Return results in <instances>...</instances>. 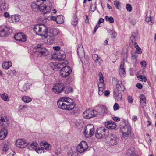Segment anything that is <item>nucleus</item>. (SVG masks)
I'll use <instances>...</instances> for the list:
<instances>
[{"instance_id": "1", "label": "nucleus", "mask_w": 156, "mask_h": 156, "mask_svg": "<svg viewBox=\"0 0 156 156\" xmlns=\"http://www.w3.org/2000/svg\"><path fill=\"white\" fill-rule=\"evenodd\" d=\"M57 105L59 108L64 110L70 111L74 110L73 114L76 113L75 111L77 108L76 104L73 102L72 99L68 97H64L61 98L57 101Z\"/></svg>"}, {"instance_id": "2", "label": "nucleus", "mask_w": 156, "mask_h": 156, "mask_svg": "<svg viewBox=\"0 0 156 156\" xmlns=\"http://www.w3.org/2000/svg\"><path fill=\"white\" fill-rule=\"evenodd\" d=\"M35 33L39 35L46 36L48 43L49 44H52L55 42V36L51 34V32H48L47 28L44 25L37 24L35 25L33 29Z\"/></svg>"}, {"instance_id": "3", "label": "nucleus", "mask_w": 156, "mask_h": 156, "mask_svg": "<svg viewBox=\"0 0 156 156\" xmlns=\"http://www.w3.org/2000/svg\"><path fill=\"white\" fill-rule=\"evenodd\" d=\"M8 120L5 117H0V126L4 127L0 131V139L3 140L5 139L7 134V130L5 127H7L9 125Z\"/></svg>"}, {"instance_id": "4", "label": "nucleus", "mask_w": 156, "mask_h": 156, "mask_svg": "<svg viewBox=\"0 0 156 156\" xmlns=\"http://www.w3.org/2000/svg\"><path fill=\"white\" fill-rule=\"evenodd\" d=\"M33 51L37 55L41 56H44L49 54L48 51L44 48L40 44L37 45L36 47L33 49Z\"/></svg>"}, {"instance_id": "5", "label": "nucleus", "mask_w": 156, "mask_h": 156, "mask_svg": "<svg viewBox=\"0 0 156 156\" xmlns=\"http://www.w3.org/2000/svg\"><path fill=\"white\" fill-rule=\"evenodd\" d=\"M109 134L108 130L104 127H101L97 130L95 136L98 139H101L103 137L107 136Z\"/></svg>"}, {"instance_id": "6", "label": "nucleus", "mask_w": 156, "mask_h": 156, "mask_svg": "<svg viewBox=\"0 0 156 156\" xmlns=\"http://www.w3.org/2000/svg\"><path fill=\"white\" fill-rule=\"evenodd\" d=\"M94 125L91 124H88L85 128L84 134L86 138L90 137L94 134Z\"/></svg>"}, {"instance_id": "7", "label": "nucleus", "mask_w": 156, "mask_h": 156, "mask_svg": "<svg viewBox=\"0 0 156 156\" xmlns=\"http://www.w3.org/2000/svg\"><path fill=\"white\" fill-rule=\"evenodd\" d=\"M107 142L108 144H110L111 145H116L118 143L119 139L116 135L113 134H111L107 138Z\"/></svg>"}, {"instance_id": "8", "label": "nucleus", "mask_w": 156, "mask_h": 156, "mask_svg": "<svg viewBox=\"0 0 156 156\" xmlns=\"http://www.w3.org/2000/svg\"><path fill=\"white\" fill-rule=\"evenodd\" d=\"M49 5L48 6H47L44 2L41 3V4L40 5H39L38 10H39L41 12L44 14H45L50 12L51 9V3L49 2Z\"/></svg>"}, {"instance_id": "9", "label": "nucleus", "mask_w": 156, "mask_h": 156, "mask_svg": "<svg viewBox=\"0 0 156 156\" xmlns=\"http://www.w3.org/2000/svg\"><path fill=\"white\" fill-rule=\"evenodd\" d=\"M65 86L63 84L58 82L53 86L52 90L55 94H58L62 92Z\"/></svg>"}, {"instance_id": "10", "label": "nucleus", "mask_w": 156, "mask_h": 156, "mask_svg": "<svg viewBox=\"0 0 156 156\" xmlns=\"http://www.w3.org/2000/svg\"><path fill=\"white\" fill-rule=\"evenodd\" d=\"M88 147L87 143L85 141H83L77 146L76 150L80 153H82L85 151Z\"/></svg>"}, {"instance_id": "11", "label": "nucleus", "mask_w": 156, "mask_h": 156, "mask_svg": "<svg viewBox=\"0 0 156 156\" xmlns=\"http://www.w3.org/2000/svg\"><path fill=\"white\" fill-rule=\"evenodd\" d=\"M71 68L69 66H66L62 67L60 72L61 76L62 77H66L68 76L71 73Z\"/></svg>"}, {"instance_id": "12", "label": "nucleus", "mask_w": 156, "mask_h": 156, "mask_svg": "<svg viewBox=\"0 0 156 156\" xmlns=\"http://www.w3.org/2000/svg\"><path fill=\"white\" fill-rule=\"evenodd\" d=\"M97 115V112L95 110H91L89 109L83 113V116L86 119H89L94 117Z\"/></svg>"}, {"instance_id": "13", "label": "nucleus", "mask_w": 156, "mask_h": 156, "mask_svg": "<svg viewBox=\"0 0 156 156\" xmlns=\"http://www.w3.org/2000/svg\"><path fill=\"white\" fill-rule=\"evenodd\" d=\"M120 131L121 133L130 134L131 132V127L128 123L125 124L120 127Z\"/></svg>"}, {"instance_id": "14", "label": "nucleus", "mask_w": 156, "mask_h": 156, "mask_svg": "<svg viewBox=\"0 0 156 156\" xmlns=\"http://www.w3.org/2000/svg\"><path fill=\"white\" fill-rule=\"evenodd\" d=\"M15 39L22 42H25L26 38L25 35L22 33H18L16 34L14 37Z\"/></svg>"}, {"instance_id": "15", "label": "nucleus", "mask_w": 156, "mask_h": 156, "mask_svg": "<svg viewBox=\"0 0 156 156\" xmlns=\"http://www.w3.org/2000/svg\"><path fill=\"white\" fill-rule=\"evenodd\" d=\"M138 34L137 32H133L132 33L129 41L130 45H132L133 44H135V43H136V41L138 38Z\"/></svg>"}, {"instance_id": "16", "label": "nucleus", "mask_w": 156, "mask_h": 156, "mask_svg": "<svg viewBox=\"0 0 156 156\" xmlns=\"http://www.w3.org/2000/svg\"><path fill=\"white\" fill-rule=\"evenodd\" d=\"M16 146L20 148H24L27 146V143L22 139H17L16 141Z\"/></svg>"}, {"instance_id": "17", "label": "nucleus", "mask_w": 156, "mask_h": 156, "mask_svg": "<svg viewBox=\"0 0 156 156\" xmlns=\"http://www.w3.org/2000/svg\"><path fill=\"white\" fill-rule=\"evenodd\" d=\"M77 53L80 58H82L85 56L84 49L81 44H78L77 49Z\"/></svg>"}, {"instance_id": "18", "label": "nucleus", "mask_w": 156, "mask_h": 156, "mask_svg": "<svg viewBox=\"0 0 156 156\" xmlns=\"http://www.w3.org/2000/svg\"><path fill=\"white\" fill-rule=\"evenodd\" d=\"M20 16L18 15H12L9 17L8 19L9 22L12 23L16 22L20 20Z\"/></svg>"}, {"instance_id": "19", "label": "nucleus", "mask_w": 156, "mask_h": 156, "mask_svg": "<svg viewBox=\"0 0 156 156\" xmlns=\"http://www.w3.org/2000/svg\"><path fill=\"white\" fill-rule=\"evenodd\" d=\"M64 62H59V63H50V66L55 71H56L58 70V69L60 68L61 66H63L64 64Z\"/></svg>"}, {"instance_id": "20", "label": "nucleus", "mask_w": 156, "mask_h": 156, "mask_svg": "<svg viewBox=\"0 0 156 156\" xmlns=\"http://www.w3.org/2000/svg\"><path fill=\"white\" fill-rule=\"evenodd\" d=\"M105 125L106 128L110 129H114L116 126L115 123L112 121H108L105 123Z\"/></svg>"}, {"instance_id": "21", "label": "nucleus", "mask_w": 156, "mask_h": 156, "mask_svg": "<svg viewBox=\"0 0 156 156\" xmlns=\"http://www.w3.org/2000/svg\"><path fill=\"white\" fill-rule=\"evenodd\" d=\"M116 89L114 91H117V92H121L122 91L124 92L125 88L124 85L121 82H119L116 85Z\"/></svg>"}, {"instance_id": "22", "label": "nucleus", "mask_w": 156, "mask_h": 156, "mask_svg": "<svg viewBox=\"0 0 156 156\" xmlns=\"http://www.w3.org/2000/svg\"><path fill=\"white\" fill-rule=\"evenodd\" d=\"M38 145L37 143L36 142H30L27 144V148L31 150H34L37 148Z\"/></svg>"}, {"instance_id": "23", "label": "nucleus", "mask_w": 156, "mask_h": 156, "mask_svg": "<svg viewBox=\"0 0 156 156\" xmlns=\"http://www.w3.org/2000/svg\"><path fill=\"white\" fill-rule=\"evenodd\" d=\"M126 156H137L135 153L134 147H131L128 149L126 153Z\"/></svg>"}, {"instance_id": "24", "label": "nucleus", "mask_w": 156, "mask_h": 156, "mask_svg": "<svg viewBox=\"0 0 156 156\" xmlns=\"http://www.w3.org/2000/svg\"><path fill=\"white\" fill-rule=\"evenodd\" d=\"M56 55L57 59L59 61L63 60L66 58L65 52L63 51H58Z\"/></svg>"}, {"instance_id": "25", "label": "nucleus", "mask_w": 156, "mask_h": 156, "mask_svg": "<svg viewBox=\"0 0 156 156\" xmlns=\"http://www.w3.org/2000/svg\"><path fill=\"white\" fill-rule=\"evenodd\" d=\"M98 76L99 77V82L98 84V88L105 87V85L104 83V78L101 72H100L98 74Z\"/></svg>"}, {"instance_id": "26", "label": "nucleus", "mask_w": 156, "mask_h": 156, "mask_svg": "<svg viewBox=\"0 0 156 156\" xmlns=\"http://www.w3.org/2000/svg\"><path fill=\"white\" fill-rule=\"evenodd\" d=\"M114 96L115 99L117 101H121L122 100V94L120 92L114 91Z\"/></svg>"}, {"instance_id": "27", "label": "nucleus", "mask_w": 156, "mask_h": 156, "mask_svg": "<svg viewBox=\"0 0 156 156\" xmlns=\"http://www.w3.org/2000/svg\"><path fill=\"white\" fill-rule=\"evenodd\" d=\"M140 99V103L143 108L146 106V98L145 96L143 95H140L139 96Z\"/></svg>"}, {"instance_id": "28", "label": "nucleus", "mask_w": 156, "mask_h": 156, "mask_svg": "<svg viewBox=\"0 0 156 156\" xmlns=\"http://www.w3.org/2000/svg\"><path fill=\"white\" fill-rule=\"evenodd\" d=\"M8 8L6 6L5 0H0V9L2 11L6 10Z\"/></svg>"}, {"instance_id": "29", "label": "nucleus", "mask_w": 156, "mask_h": 156, "mask_svg": "<svg viewBox=\"0 0 156 156\" xmlns=\"http://www.w3.org/2000/svg\"><path fill=\"white\" fill-rule=\"evenodd\" d=\"M124 63L123 62L121 63L120 69L119 70V74L122 77L125 76V72L124 68Z\"/></svg>"}, {"instance_id": "30", "label": "nucleus", "mask_w": 156, "mask_h": 156, "mask_svg": "<svg viewBox=\"0 0 156 156\" xmlns=\"http://www.w3.org/2000/svg\"><path fill=\"white\" fill-rule=\"evenodd\" d=\"M12 65V62L10 61H7L4 62L2 64L3 68L5 69H9L10 67Z\"/></svg>"}, {"instance_id": "31", "label": "nucleus", "mask_w": 156, "mask_h": 156, "mask_svg": "<svg viewBox=\"0 0 156 156\" xmlns=\"http://www.w3.org/2000/svg\"><path fill=\"white\" fill-rule=\"evenodd\" d=\"M68 156H77V153L76 149L75 148L71 149L68 152Z\"/></svg>"}, {"instance_id": "32", "label": "nucleus", "mask_w": 156, "mask_h": 156, "mask_svg": "<svg viewBox=\"0 0 156 156\" xmlns=\"http://www.w3.org/2000/svg\"><path fill=\"white\" fill-rule=\"evenodd\" d=\"M9 143L7 141H4L2 144V151L5 153L9 149Z\"/></svg>"}, {"instance_id": "33", "label": "nucleus", "mask_w": 156, "mask_h": 156, "mask_svg": "<svg viewBox=\"0 0 156 156\" xmlns=\"http://www.w3.org/2000/svg\"><path fill=\"white\" fill-rule=\"evenodd\" d=\"M150 14L151 13H150L149 14H147L146 15L145 21L146 22H147L150 25H152L153 23L152 20V19L153 17L151 16Z\"/></svg>"}, {"instance_id": "34", "label": "nucleus", "mask_w": 156, "mask_h": 156, "mask_svg": "<svg viewBox=\"0 0 156 156\" xmlns=\"http://www.w3.org/2000/svg\"><path fill=\"white\" fill-rule=\"evenodd\" d=\"M38 5L36 2H33L31 3V6L33 10L35 11H37L39 9Z\"/></svg>"}, {"instance_id": "35", "label": "nucleus", "mask_w": 156, "mask_h": 156, "mask_svg": "<svg viewBox=\"0 0 156 156\" xmlns=\"http://www.w3.org/2000/svg\"><path fill=\"white\" fill-rule=\"evenodd\" d=\"M6 30L5 28L2 27H0V37H4L6 36Z\"/></svg>"}, {"instance_id": "36", "label": "nucleus", "mask_w": 156, "mask_h": 156, "mask_svg": "<svg viewBox=\"0 0 156 156\" xmlns=\"http://www.w3.org/2000/svg\"><path fill=\"white\" fill-rule=\"evenodd\" d=\"M99 107L100 109L102 111L101 113H100L101 115H103L104 114L107 113V109L105 106L100 105H99Z\"/></svg>"}, {"instance_id": "37", "label": "nucleus", "mask_w": 156, "mask_h": 156, "mask_svg": "<svg viewBox=\"0 0 156 156\" xmlns=\"http://www.w3.org/2000/svg\"><path fill=\"white\" fill-rule=\"evenodd\" d=\"M133 45L136 49V52L138 54H141L142 53L141 49L137 44V43H135V44H133Z\"/></svg>"}, {"instance_id": "38", "label": "nucleus", "mask_w": 156, "mask_h": 156, "mask_svg": "<svg viewBox=\"0 0 156 156\" xmlns=\"http://www.w3.org/2000/svg\"><path fill=\"white\" fill-rule=\"evenodd\" d=\"M1 97L5 101H9L8 96L6 93H4L1 94Z\"/></svg>"}, {"instance_id": "39", "label": "nucleus", "mask_w": 156, "mask_h": 156, "mask_svg": "<svg viewBox=\"0 0 156 156\" xmlns=\"http://www.w3.org/2000/svg\"><path fill=\"white\" fill-rule=\"evenodd\" d=\"M64 22V17L62 16H59L57 17V22L58 24H62Z\"/></svg>"}, {"instance_id": "40", "label": "nucleus", "mask_w": 156, "mask_h": 156, "mask_svg": "<svg viewBox=\"0 0 156 156\" xmlns=\"http://www.w3.org/2000/svg\"><path fill=\"white\" fill-rule=\"evenodd\" d=\"M106 20L108 21L110 23H113L114 22V20L112 16L109 17L108 16H105Z\"/></svg>"}, {"instance_id": "41", "label": "nucleus", "mask_w": 156, "mask_h": 156, "mask_svg": "<svg viewBox=\"0 0 156 156\" xmlns=\"http://www.w3.org/2000/svg\"><path fill=\"white\" fill-rule=\"evenodd\" d=\"M23 101L25 102L29 103L31 101V99L28 97L25 96L22 98Z\"/></svg>"}, {"instance_id": "42", "label": "nucleus", "mask_w": 156, "mask_h": 156, "mask_svg": "<svg viewBox=\"0 0 156 156\" xmlns=\"http://www.w3.org/2000/svg\"><path fill=\"white\" fill-rule=\"evenodd\" d=\"M50 32H51V34H52L53 36H55L58 34L59 33V31L58 29L56 28L51 30Z\"/></svg>"}, {"instance_id": "43", "label": "nucleus", "mask_w": 156, "mask_h": 156, "mask_svg": "<svg viewBox=\"0 0 156 156\" xmlns=\"http://www.w3.org/2000/svg\"><path fill=\"white\" fill-rule=\"evenodd\" d=\"M78 23V19L76 16H75L74 18L73 19L71 23L74 26H76L77 25Z\"/></svg>"}, {"instance_id": "44", "label": "nucleus", "mask_w": 156, "mask_h": 156, "mask_svg": "<svg viewBox=\"0 0 156 156\" xmlns=\"http://www.w3.org/2000/svg\"><path fill=\"white\" fill-rule=\"evenodd\" d=\"M122 133V139L123 140H126L128 138L129 135L130 134L127 133Z\"/></svg>"}, {"instance_id": "45", "label": "nucleus", "mask_w": 156, "mask_h": 156, "mask_svg": "<svg viewBox=\"0 0 156 156\" xmlns=\"http://www.w3.org/2000/svg\"><path fill=\"white\" fill-rule=\"evenodd\" d=\"M73 91V89L70 87L66 88L65 90V93L66 94H69Z\"/></svg>"}, {"instance_id": "46", "label": "nucleus", "mask_w": 156, "mask_h": 156, "mask_svg": "<svg viewBox=\"0 0 156 156\" xmlns=\"http://www.w3.org/2000/svg\"><path fill=\"white\" fill-rule=\"evenodd\" d=\"M35 151L38 153H41L42 152H44V148H39L38 149H37V148L36 150H35Z\"/></svg>"}, {"instance_id": "47", "label": "nucleus", "mask_w": 156, "mask_h": 156, "mask_svg": "<svg viewBox=\"0 0 156 156\" xmlns=\"http://www.w3.org/2000/svg\"><path fill=\"white\" fill-rule=\"evenodd\" d=\"M110 35L112 38H115L116 37V34L115 32L111 30Z\"/></svg>"}, {"instance_id": "48", "label": "nucleus", "mask_w": 156, "mask_h": 156, "mask_svg": "<svg viewBox=\"0 0 156 156\" xmlns=\"http://www.w3.org/2000/svg\"><path fill=\"white\" fill-rule=\"evenodd\" d=\"M114 4L115 7L118 9H119V6L120 5V3L119 2V1H117V0H115L114 2Z\"/></svg>"}, {"instance_id": "49", "label": "nucleus", "mask_w": 156, "mask_h": 156, "mask_svg": "<svg viewBox=\"0 0 156 156\" xmlns=\"http://www.w3.org/2000/svg\"><path fill=\"white\" fill-rule=\"evenodd\" d=\"M126 8L128 11L130 12L132 10V7L129 4H127L126 5Z\"/></svg>"}, {"instance_id": "50", "label": "nucleus", "mask_w": 156, "mask_h": 156, "mask_svg": "<svg viewBox=\"0 0 156 156\" xmlns=\"http://www.w3.org/2000/svg\"><path fill=\"white\" fill-rule=\"evenodd\" d=\"M119 106L118 103H116L114 105L113 108L114 110H118L119 108Z\"/></svg>"}, {"instance_id": "51", "label": "nucleus", "mask_w": 156, "mask_h": 156, "mask_svg": "<svg viewBox=\"0 0 156 156\" xmlns=\"http://www.w3.org/2000/svg\"><path fill=\"white\" fill-rule=\"evenodd\" d=\"M127 100L129 103H131L133 102V99L130 96H129L128 97Z\"/></svg>"}, {"instance_id": "52", "label": "nucleus", "mask_w": 156, "mask_h": 156, "mask_svg": "<svg viewBox=\"0 0 156 156\" xmlns=\"http://www.w3.org/2000/svg\"><path fill=\"white\" fill-rule=\"evenodd\" d=\"M141 65L142 66H143L144 68L146 67L147 64L146 62L145 61H142L140 62Z\"/></svg>"}, {"instance_id": "53", "label": "nucleus", "mask_w": 156, "mask_h": 156, "mask_svg": "<svg viewBox=\"0 0 156 156\" xmlns=\"http://www.w3.org/2000/svg\"><path fill=\"white\" fill-rule=\"evenodd\" d=\"M139 78L140 79V80L141 81H145L146 80V78L143 76H140Z\"/></svg>"}, {"instance_id": "54", "label": "nucleus", "mask_w": 156, "mask_h": 156, "mask_svg": "<svg viewBox=\"0 0 156 156\" xmlns=\"http://www.w3.org/2000/svg\"><path fill=\"white\" fill-rule=\"evenodd\" d=\"M93 58H96V62H97L98 61L99 59H100V58L98 57V55L97 54H95L93 55Z\"/></svg>"}, {"instance_id": "55", "label": "nucleus", "mask_w": 156, "mask_h": 156, "mask_svg": "<svg viewBox=\"0 0 156 156\" xmlns=\"http://www.w3.org/2000/svg\"><path fill=\"white\" fill-rule=\"evenodd\" d=\"M136 87L138 89H141L142 88V85L139 83H137L136 85Z\"/></svg>"}, {"instance_id": "56", "label": "nucleus", "mask_w": 156, "mask_h": 156, "mask_svg": "<svg viewBox=\"0 0 156 156\" xmlns=\"http://www.w3.org/2000/svg\"><path fill=\"white\" fill-rule=\"evenodd\" d=\"M44 145L45 149L48 150L49 149V145L48 143H45L44 144Z\"/></svg>"}, {"instance_id": "57", "label": "nucleus", "mask_w": 156, "mask_h": 156, "mask_svg": "<svg viewBox=\"0 0 156 156\" xmlns=\"http://www.w3.org/2000/svg\"><path fill=\"white\" fill-rule=\"evenodd\" d=\"M61 151V150L60 148H58L56 151L55 153L58 155L60 154Z\"/></svg>"}, {"instance_id": "58", "label": "nucleus", "mask_w": 156, "mask_h": 156, "mask_svg": "<svg viewBox=\"0 0 156 156\" xmlns=\"http://www.w3.org/2000/svg\"><path fill=\"white\" fill-rule=\"evenodd\" d=\"M3 16L5 18L10 17L9 13L8 12H5L3 14Z\"/></svg>"}, {"instance_id": "59", "label": "nucleus", "mask_w": 156, "mask_h": 156, "mask_svg": "<svg viewBox=\"0 0 156 156\" xmlns=\"http://www.w3.org/2000/svg\"><path fill=\"white\" fill-rule=\"evenodd\" d=\"M104 22V19L102 18H101L99 20V21L98 22V24H101V23H103Z\"/></svg>"}, {"instance_id": "60", "label": "nucleus", "mask_w": 156, "mask_h": 156, "mask_svg": "<svg viewBox=\"0 0 156 156\" xmlns=\"http://www.w3.org/2000/svg\"><path fill=\"white\" fill-rule=\"evenodd\" d=\"M99 24H97L95 27L94 28V33H95L97 30V29L100 27V26L99 25Z\"/></svg>"}, {"instance_id": "61", "label": "nucleus", "mask_w": 156, "mask_h": 156, "mask_svg": "<svg viewBox=\"0 0 156 156\" xmlns=\"http://www.w3.org/2000/svg\"><path fill=\"white\" fill-rule=\"evenodd\" d=\"M112 118L114 120L117 122L119 121L120 120V118L117 117H113Z\"/></svg>"}, {"instance_id": "62", "label": "nucleus", "mask_w": 156, "mask_h": 156, "mask_svg": "<svg viewBox=\"0 0 156 156\" xmlns=\"http://www.w3.org/2000/svg\"><path fill=\"white\" fill-rule=\"evenodd\" d=\"M110 92L108 90L105 91L104 92V94L105 96H108Z\"/></svg>"}, {"instance_id": "63", "label": "nucleus", "mask_w": 156, "mask_h": 156, "mask_svg": "<svg viewBox=\"0 0 156 156\" xmlns=\"http://www.w3.org/2000/svg\"><path fill=\"white\" fill-rule=\"evenodd\" d=\"M136 57L137 56L136 55L134 54V55H132V58L133 60H134V61H136Z\"/></svg>"}, {"instance_id": "64", "label": "nucleus", "mask_w": 156, "mask_h": 156, "mask_svg": "<svg viewBox=\"0 0 156 156\" xmlns=\"http://www.w3.org/2000/svg\"><path fill=\"white\" fill-rule=\"evenodd\" d=\"M85 22L86 23H88L89 22L88 16L87 15L86 16V19L85 20Z\"/></svg>"}]
</instances>
